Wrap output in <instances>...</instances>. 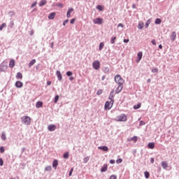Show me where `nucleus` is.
Returning <instances> with one entry per match:
<instances>
[{
	"label": "nucleus",
	"mask_w": 179,
	"mask_h": 179,
	"mask_svg": "<svg viewBox=\"0 0 179 179\" xmlns=\"http://www.w3.org/2000/svg\"><path fill=\"white\" fill-rule=\"evenodd\" d=\"M127 120L128 119H127V115L125 114H121L120 115H117L115 118V121H117V122H126Z\"/></svg>",
	"instance_id": "1"
},
{
	"label": "nucleus",
	"mask_w": 179,
	"mask_h": 179,
	"mask_svg": "<svg viewBox=\"0 0 179 179\" xmlns=\"http://www.w3.org/2000/svg\"><path fill=\"white\" fill-rule=\"evenodd\" d=\"M22 122L24 124V125H30V123L31 122V119L29 116H23L22 118Z\"/></svg>",
	"instance_id": "2"
},
{
	"label": "nucleus",
	"mask_w": 179,
	"mask_h": 179,
	"mask_svg": "<svg viewBox=\"0 0 179 179\" xmlns=\"http://www.w3.org/2000/svg\"><path fill=\"white\" fill-rule=\"evenodd\" d=\"M115 81L118 85H124V78H122V77H121V76L120 75H117L116 76H115Z\"/></svg>",
	"instance_id": "3"
},
{
	"label": "nucleus",
	"mask_w": 179,
	"mask_h": 179,
	"mask_svg": "<svg viewBox=\"0 0 179 179\" xmlns=\"http://www.w3.org/2000/svg\"><path fill=\"white\" fill-rule=\"evenodd\" d=\"M113 104H114V101L111 100L110 102L106 101L105 103V110H110L111 107H113Z\"/></svg>",
	"instance_id": "4"
},
{
	"label": "nucleus",
	"mask_w": 179,
	"mask_h": 179,
	"mask_svg": "<svg viewBox=\"0 0 179 179\" xmlns=\"http://www.w3.org/2000/svg\"><path fill=\"white\" fill-rule=\"evenodd\" d=\"M92 66L94 69H96V71H99L100 69V62L99 60H96L93 62Z\"/></svg>",
	"instance_id": "5"
},
{
	"label": "nucleus",
	"mask_w": 179,
	"mask_h": 179,
	"mask_svg": "<svg viewBox=\"0 0 179 179\" xmlns=\"http://www.w3.org/2000/svg\"><path fill=\"white\" fill-rule=\"evenodd\" d=\"M94 24H103V18L97 17L93 20Z\"/></svg>",
	"instance_id": "6"
},
{
	"label": "nucleus",
	"mask_w": 179,
	"mask_h": 179,
	"mask_svg": "<svg viewBox=\"0 0 179 179\" xmlns=\"http://www.w3.org/2000/svg\"><path fill=\"white\" fill-rule=\"evenodd\" d=\"M48 129L50 132H52L57 129V126H55V124H50L48 126Z\"/></svg>",
	"instance_id": "7"
},
{
	"label": "nucleus",
	"mask_w": 179,
	"mask_h": 179,
	"mask_svg": "<svg viewBox=\"0 0 179 179\" xmlns=\"http://www.w3.org/2000/svg\"><path fill=\"white\" fill-rule=\"evenodd\" d=\"M161 166H162V169L166 170V169H167V167H169V164L167 163V162L162 161L161 162Z\"/></svg>",
	"instance_id": "8"
},
{
	"label": "nucleus",
	"mask_w": 179,
	"mask_h": 179,
	"mask_svg": "<svg viewBox=\"0 0 179 179\" xmlns=\"http://www.w3.org/2000/svg\"><path fill=\"white\" fill-rule=\"evenodd\" d=\"M143 55V53L142 52H139L137 55L138 59L136 60V62H139L141 59H142V57Z\"/></svg>",
	"instance_id": "9"
},
{
	"label": "nucleus",
	"mask_w": 179,
	"mask_h": 179,
	"mask_svg": "<svg viewBox=\"0 0 179 179\" xmlns=\"http://www.w3.org/2000/svg\"><path fill=\"white\" fill-rule=\"evenodd\" d=\"M122 88H123L122 85L119 84V85H118L117 87L116 88L115 92H116L117 94L120 93V92H121V90H122Z\"/></svg>",
	"instance_id": "10"
},
{
	"label": "nucleus",
	"mask_w": 179,
	"mask_h": 179,
	"mask_svg": "<svg viewBox=\"0 0 179 179\" xmlns=\"http://www.w3.org/2000/svg\"><path fill=\"white\" fill-rule=\"evenodd\" d=\"M176 38H177V34L176 33V31H173L171 35V41H174Z\"/></svg>",
	"instance_id": "11"
},
{
	"label": "nucleus",
	"mask_w": 179,
	"mask_h": 179,
	"mask_svg": "<svg viewBox=\"0 0 179 179\" xmlns=\"http://www.w3.org/2000/svg\"><path fill=\"white\" fill-rule=\"evenodd\" d=\"M98 149H99V150H103V152H108V147L105 145L102 147H98Z\"/></svg>",
	"instance_id": "12"
},
{
	"label": "nucleus",
	"mask_w": 179,
	"mask_h": 179,
	"mask_svg": "<svg viewBox=\"0 0 179 179\" xmlns=\"http://www.w3.org/2000/svg\"><path fill=\"white\" fill-rule=\"evenodd\" d=\"M58 166V160L55 159L52 163V167L55 169V170H57V167Z\"/></svg>",
	"instance_id": "13"
},
{
	"label": "nucleus",
	"mask_w": 179,
	"mask_h": 179,
	"mask_svg": "<svg viewBox=\"0 0 179 179\" xmlns=\"http://www.w3.org/2000/svg\"><path fill=\"white\" fill-rule=\"evenodd\" d=\"M15 86L18 88L23 87V83H22L21 81H17L15 83Z\"/></svg>",
	"instance_id": "14"
},
{
	"label": "nucleus",
	"mask_w": 179,
	"mask_h": 179,
	"mask_svg": "<svg viewBox=\"0 0 179 179\" xmlns=\"http://www.w3.org/2000/svg\"><path fill=\"white\" fill-rule=\"evenodd\" d=\"M72 12H73V8H69L66 13V17L69 18L71 17V13H72Z\"/></svg>",
	"instance_id": "15"
},
{
	"label": "nucleus",
	"mask_w": 179,
	"mask_h": 179,
	"mask_svg": "<svg viewBox=\"0 0 179 179\" xmlns=\"http://www.w3.org/2000/svg\"><path fill=\"white\" fill-rule=\"evenodd\" d=\"M57 76L59 80H62V74H61V71H57L56 72Z\"/></svg>",
	"instance_id": "16"
},
{
	"label": "nucleus",
	"mask_w": 179,
	"mask_h": 179,
	"mask_svg": "<svg viewBox=\"0 0 179 179\" xmlns=\"http://www.w3.org/2000/svg\"><path fill=\"white\" fill-rule=\"evenodd\" d=\"M148 149H155V143L151 142L148 144Z\"/></svg>",
	"instance_id": "17"
},
{
	"label": "nucleus",
	"mask_w": 179,
	"mask_h": 179,
	"mask_svg": "<svg viewBox=\"0 0 179 179\" xmlns=\"http://www.w3.org/2000/svg\"><path fill=\"white\" fill-rule=\"evenodd\" d=\"M16 79H23V75L22 73L18 72L15 76Z\"/></svg>",
	"instance_id": "18"
},
{
	"label": "nucleus",
	"mask_w": 179,
	"mask_h": 179,
	"mask_svg": "<svg viewBox=\"0 0 179 179\" xmlns=\"http://www.w3.org/2000/svg\"><path fill=\"white\" fill-rule=\"evenodd\" d=\"M36 108H41V107H43V101H38L36 104Z\"/></svg>",
	"instance_id": "19"
},
{
	"label": "nucleus",
	"mask_w": 179,
	"mask_h": 179,
	"mask_svg": "<svg viewBox=\"0 0 179 179\" xmlns=\"http://www.w3.org/2000/svg\"><path fill=\"white\" fill-rule=\"evenodd\" d=\"M101 173H105V171H107V164H104L102 168L101 169Z\"/></svg>",
	"instance_id": "20"
},
{
	"label": "nucleus",
	"mask_w": 179,
	"mask_h": 179,
	"mask_svg": "<svg viewBox=\"0 0 179 179\" xmlns=\"http://www.w3.org/2000/svg\"><path fill=\"white\" fill-rule=\"evenodd\" d=\"M47 0H41L39 3V6H44V5H46Z\"/></svg>",
	"instance_id": "21"
},
{
	"label": "nucleus",
	"mask_w": 179,
	"mask_h": 179,
	"mask_svg": "<svg viewBox=\"0 0 179 179\" xmlns=\"http://www.w3.org/2000/svg\"><path fill=\"white\" fill-rule=\"evenodd\" d=\"M10 68H13L15 66V60L11 59L9 62Z\"/></svg>",
	"instance_id": "22"
},
{
	"label": "nucleus",
	"mask_w": 179,
	"mask_h": 179,
	"mask_svg": "<svg viewBox=\"0 0 179 179\" xmlns=\"http://www.w3.org/2000/svg\"><path fill=\"white\" fill-rule=\"evenodd\" d=\"M55 17V13H51L49 16L48 19L52 20Z\"/></svg>",
	"instance_id": "23"
},
{
	"label": "nucleus",
	"mask_w": 179,
	"mask_h": 179,
	"mask_svg": "<svg viewBox=\"0 0 179 179\" xmlns=\"http://www.w3.org/2000/svg\"><path fill=\"white\" fill-rule=\"evenodd\" d=\"M96 9H98V10L102 11L104 10V7L101 5H99L96 6Z\"/></svg>",
	"instance_id": "24"
},
{
	"label": "nucleus",
	"mask_w": 179,
	"mask_h": 179,
	"mask_svg": "<svg viewBox=\"0 0 179 179\" xmlns=\"http://www.w3.org/2000/svg\"><path fill=\"white\" fill-rule=\"evenodd\" d=\"M155 24H160L162 23V20L160 18H157L155 22Z\"/></svg>",
	"instance_id": "25"
},
{
	"label": "nucleus",
	"mask_w": 179,
	"mask_h": 179,
	"mask_svg": "<svg viewBox=\"0 0 179 179\" xmlns=\"http://www.w3.org/2000/svg\"><path fill=\"white\" fill-rule=\"evenodd\" d=\"M115 40H117V37H115V36L112 37L111 39H110L111 44H115Z\"/></svg>",
	"instance_id": "26"
},
{
	"label": "nucleus",
	"mask_w": 179,
	"mask_h": 179,
	"mask_svg": "<svg viewBox=\"0 0 179 179\" xmlns=\"http://www.w3.org/2000/svg\"><path fill=\"white\" fill-rule=\"evenodd\" d=\"M36 62V59H32L29 64V67L30 68L31 66H33V65L34 64V63Z\"/></svg>",
	"instance_id": "27"
},
{
	"label": "nucleus",
	"mask_w": 179,
	"mask_h": 179,
	"mask_svg": "<svg viewBox=\"0 0 179 179\" xmlns=\"http://www.w3.org/2000/svg\"><path fill=\"white\" fill-rule=\"evenodd\" d=\"M1 138L3 141H6V134H5V132L2 133Z\"/></svg>",
	"instance_id": "28"
},
{
	"label": "nucleus",
	"mask_w": 179,
	"mask_h": 179,
	"mask_svg": "<svg viewBox=\"0 0 179 179\" xmlns=\"http://www.w3.org/2000/svg\"><path fill=\"white\" fill-rule=\"evenodd\" d=\"M144 176L145 178H149V177H150V173L148 171H145L144 172Z\"/></svg>",
	"instance_id": "29"
},
{
	"label": "nucleus",
	"mask_w": 179,
	"mask_h": 179,
	"mask_svg": "<svg viewBox=\"0 0 179 179\" xmlns=\"http://www.w3.org/2000/svg\"><path fill=\"white\" fill-rule=\"evenodd\" d=\"M64 159H69V152H66L63 155Z\"/></svg>",
	"instance_id": "30"
},
{
	"label": "nucleus",
	"mask_w": 179,
	"mask_h": 179,
	"mask_svg": "<svg viewBox=\"0 0 179 179\" xmlns=\"http://www.w3.org/2000/svg\"><path fill=\"white\" fill-rule=\"evenodd\" d=\"M6 27V23H3L1 25H0V30L2 31L3 29Z\"/></svg>",
	"instance_id": "31"
},
{
	"label": "nucleus",
	"mask_w": 179,
	"mask_h": 179,
	"mask_svg": "<svg viewBox=\"0 0 179 179\" xmlns=\"http://www.w3.org/2000/svg\"><path fill=\"white\" fill-rule=\"evenodd\" d=\"M102 48H104V43L101 42L99 44V51H101Z\"/></svg>",
	"instance_id": "32"
},
{
	"label": "nucleus",
	"mask_w": 179,
	"mask_h": 179,
	"mask_svg": "<svg viewBox=\"0 0 179 179\" xmlns=\"http://www.w3.org/2000/svg\"><path fill=\"white\" fill-rule=\"evenodd\" d=\"M141 103H138L137 105H135L134 106V110H138V108H141Z\"/></svg>",
	"instance_id": "33"
},
{
	"label": "nucleus",
	"mask_w": 179,
	"mask_h": 179,
	"mask_svg": "<svg viewBox=\"0 0 179 179\" xmlns=\"http://www.w3.org/2000/svg\"><path fill=\"white\" fill-rule=\"evenodd\" d=\"M90 159V157H85L83 159V163H85V164L87 163V162H89Z\"/></svg>",
	"instance_id": "34"
},
{
	"label": "nucleus",
	"mask_w": 179,
	"mask_h": 179,
	"mask_svg": "<svg viewBox=\"0 0 179 179\" xmlns=\"http://www.w3.org/2000/svg\"><path fill=\"white\" fill-rule=\"evenodd\" d=\"M45 170L46 171H51V170H52V168L51 167V166H48L45 167Z\"/></svg>",
	"instance_id": "35"
},
{
	"label": "nucleus",
	"mask_w": 179,
	"mask_h": 179,
	"mask_svg": "<svg viewBox=\"0 0 179 179\" xmlns=\"http://www.w3.org/2000/svg\"><path fill=\"white\" fill-rule=\"evenodd\" d=\"M152 73H157L159 72V69L156 68V69H153L152 70Z\"/></svg>",
	"instance_id": "36"
},
{
	"label": "nucleus",
	"mask_w": 179,
	"mask_h": 179,
	"mask_svg": "<svg viewBox=\"0 0 179 179\" xmlns=\"http://www.w3.org/2000/svg\"><path fill=\"white\" fill-rule=\"evenodd\" d=\"M58 100H59V96L57 95L55 97V103H58Z\"/></svg>",
	"instance_id": "37"
},
{
	"label": "nucleus",
	"mask_w": 179,
	"mask_h": 179,
	"mask_svg": "<svg viewBox=\"0 0 179 179\" xmlns=\"http://www.w3.org/2000/svg\"><path fill=\"white\" fill-rule=\"evenodd\" d=\"M96 94L98 96H100V94H103V90H99L96 92Z\"/></svg>",
	"instance_id": "38"
},
{
	"label": "nucleus",
	"mask_w": 179,
	"mask_h": 179,
	"mask_svg": "<svg viewBox=\"0 0 179 179\" xmlns=\"http://www.w3.org/2000/svg\"><path fill=\"white\" fill-rule=\"evenodd\" d=\"M113 93H114V91H112L110 94V96H109L110 100H113V97H114V96L113 95Z\"/></svg>",
	"instance_id": "39"
},
{
	"label": "nucleus",
	"mask_w": 179,
	"mask_h": 179,
	"mask_svg": "<svg viewBox=\"0 0 179 179\" xmlns=\"http://www.w3.org/2000/svg\"><path fill=\"white\" fill-rule=\"evenodd\" d=\"M131 141H134V142H137L138 137L137 136H134L133 138H131Z\"/></svg>",
	"instance_id": "40"
},
{
	"label": "nucleus",
	"mask_w": 179,
	"mask_h": 179,
	"mask_svg": "<svg viewBox=\"0 0 179 179\" xmlns=\"http://www.w3.org/2000/svg\"><path fill=\"white\" fill-rule=\"evenodd\" d=\"M66 75H67V76H72L73 73H72V71H67Z\"/></svg>",
	"instance_id": "41"
},
{
	"label": "nucleus",
	"mask_w": 179,
	"mask_h": 179,
	"mask_svg": "<svg viewBox=\"0 0 179 179\" xmlns=\"http://www.w3.org/2000/svg\"><path fill=\"white\" fill-rule=\"evenodd\" d=\"M76 20V19H75V18L71 20V21H70L71 24H73L75 23Z\"/></svg>",
	"instance_id": "42"
},
{
	"label": "nucleus",
	"mask_w": 179,
	"mask_h": 179,
	"mask_svg": "<svg viewBox=\"0 0 179 179\" xmlns=\"http://www.w3.org/2000/svg\"><path fill=\"white\" fill-rule=\"evenodd\" d=\"M0 152H1V153H3L5 152V148H3V147H1Z\"/></svg>",
	"instance_id": "43"
},
{
	"label": "nucleus",
	"mask_w": 179,
	"mask_h": 179,
	"mask_svg": "<svg viewBox=\"0 0 179 179\" xmlns=\"http://www.w3.org/2000/svg\"><path fill=\"white\" fill-rule=\"evenodd\" d=\"M116 163H117V164H120V163H122V159H117Z\"/></svg>",
	"instance_id": "44"
},
{
	"label": "nucleus",
	"mask_w": 179,
	"mask_h": 179,
	"mask_svg": "<svg viewBox=\"0 0 179 179\" xmlns=\"http://www.w3.org/2000/svg\"><path fill=\"white\" fill-rule=\"evenodd\" d=\"M138 29H140L141 30H142V29H143V24H138Z\"/></svg>",
	"instance_id": "45"
},
{
	"label": "nucleus",
	"mask_w": 179,
	"mask_h": 179,
	"mask_svg": "<svg viewBox=\"0 0 179 179\" xmlns=\"http://www.w3.org/2000/svg\"><path fill=\"white\" fill-rule=\"evenodd\" d=\"M72 173H73V168H72L69 173V177H71V176H72Z\"/></svg>",
	"instance_id": "46"
},
{
	"label": "nucleus",
	"mask_w": 179,
	"mask_h": 179,
	"mask_svg": "<svg viewBox=\"0 0 179 179\" xmlns=\"http://www.w3.org/2000/svg\"><path fill=\"white\" fill-rule=\"evenodd\" d=\"M36 5H37V1H35L34 3H33L31 6V8H34V6H36Z\"/></svg>",
	"instance_id": "47"
},
{
	"label": "nucleus",
	"mask_w": 179,
	"mask_h": 179,
	"mask_svg": "<svg viewBox=\"0 0 179 179\" xmlns=\"http://www.w3.org/2000/svg\"><path fill=\"white\" fill-rule=\"evenodd\" d=\"M68 22H69V20H64V22H63V26H66V23H68Z\"/></svg>",
	"instance_id": "48"
},
{
	"label": "nucleus",
	"mask_w": 179,
	"mask_h": 179,
	"mask_svg": "<svg viewBox=\"0 0 179 179\" xmlns=\"http://www.w3.org/2000/svg\"><path fill=\"white\" fill-rule=\"evenodd\" d=\"M0 166H3V160L2 158H0Z\"/></svg>",
	"instance_id": "49"
},
{
	"label": "nucleus",
	"mask_w": 179,
	"mask_h": 179,
	"mask_svg": "<svg viewBox=\"0 0 179 179\" xmlns=\"http://www.w3.org/2000/svg\"><path fill=\"white\" fill-rule=\"evenodd\" d=\"M110 179H117V176H115V175H112L110 176Z\"/></svg>",
	"instance_id": "50"
},
{
	"label": "nucleus",
	"mask_w": 179,
	"mask_h": 179,
	"mask_svg": "<svg viewBox=\"0 0 179 179\" xmlns=\"http://www.w3.org/2000/svg\"><path fill=\"white\" fill-rule=\"evenodd\" d=\"M151 43H152V44H153V45H156V40L152 39Z\"/></svg>",
	"instance_id": "51"
},
{
	"label": "nucleus",
	"mask_w": 179,
	"mask_h": 179,
	"mask_svg": "<svg viewBox=\"0 0 179 179\" xmlns=\"http://www.w3.org/2000/svg\"><path fill=\"white\" fill-rule=\"evenodd\" d=\"M117 27H124V24H122V23H120V24L117 25Z\"/></svg>",
	"instance_id": "52"
},
{
	"label": "nucleus",
	"mask_w": 179,
	"mask_h": 179,
	"mask_svg": "<svg viewBox=\"0 0 179 179\" xmlns=\"http://www.w3.org/2000/svg\"><path fill=\"white\" fill-rule=\"evenodd\" d=\"M110 164H114V163H115V161H114V159H111L110 161Z\"/></svg>",
	"instance_id": "53"
},
{
	"label": "nucleus",
	"mask_w": 179,
	"mask_h": 179,
	"mask_svg": "<svg viewBox=\"0 0 179 179\" xmlns=\"http://www.w3.org/2000/svg\"><path fill=\"white\" fill-rule=\"evenodd\" d=\"M58 6H59L60 8H64V4L60 3L58 4Z\"/></svg>",
	"instance_id": "54"
},
{
	"label": "nucleus",
	"mask_w": 179,
	"mask_h": 179,
	"mask_svg": "<svg viewBox=\"0 0 179 179\" xmlns=\"http://www.w3.org/2000/svg\"><path fill=\"white\" fill-rule=\"evenodd\" d=\"M124 43H129V39H124Z\"/></svg>",
	"instance_id": "55"
},
{
	"label": "nucleus",
	"mask_w": 179,
	"mask_h": 179,
	"mask_svg": "<svg viewBox=\"0 0 179 179\" xmlns=\"http://www.w3.org/2000/svg\"><path fill=\"white\" fill-rule=\"evenodd\" d=\"M150 162L151 163H155V159L154 158H150Z\"/></svg>",
	"instance_id": "56"
},
{
	"label": "nucleus",
	"mask_w": 179,
	"mask_h": 179,
	"mask_svg": "<svg viewBox=\"0 0 179 179\" xmlns=\"http://www.w3.org/2000/svg\"><path fill=\"white\" fill-rule=\"evenodd\" d=\"M140 125H145V122L141 121L140 122Z\"/></svg>",
	"instance_id": "57"
},
{
	"label": "nucleus",
	"mask_w": 179,
	"mask_h": 179,
	"mask_svg": "<svg viewBox=\"0 0 179 179\" xmlns=\"http://www.w3.org/2000/svg\"><path fill=\"white\" fill-rule=\"evenodd\" d=\"M47 85H48V86L51 85V81H48V82H47Z\"/></svg>",
	"instance_id": "58"
},
{
	"label": "nucleus",
	"mask_w": 179,
	"mask_h": 179,
	"mask_svg": "<svg viewBox=\"0 0 179 179\" xmlns=\"http://www.w3.org/2000/svg\"><path fill=\"white\" fill-rule=\"evenodd\" d=\"M159 48L160 50H162V49L163 48V45H159Z\"/></svg>",
	"instance_id": "59"
},
{
	"label": "nucleus",
	"mask_w": 179,
	"mask_h": 179,
	"mask_svg": "<svg viewBox=\"0 0 179 179\" xmlns=\"http://www.w3.org/2000/svg\"><path fill=\"white\" fill-rule=\"evenodd\" d=\"M151 80H152L150 78H148V80H147L148 83H150Z\"/></svg>",
	"instance_id": "60"
},
{
	"label": "nucleus",
	"mask_w": 179,
	"mask_h": 179,
	"mask_svg": "<svg viewBox=\"0 0 179 179\" xmlns=\"http://www.w3.org/2000/svg\"><path fill=\"white\" fill-rule=\"evenodd\" d=\"M73 79H74L73 77H70L69 78V80H73Z\"/></svg>",
	"instance_id": "61"
},
{
	"label": "nucleus",
	"mask_w": 179,
	"mask_h": 179,
	"mask_svg": "<svg viewBox=\"0 0 179 179\" xmlns=\"http://www.w3.org/2000/svg\"><path fill=\"white\" fill-rule=\"evenodd\" d=\"M104 79H106L105 76H102V80H104Z\"/></svg>",
	"instance_id": "62"
},
{
	"label": "nucleus",
	"mask_w": 179,
	"mask_h": 179,
	"mask_svg": "<svg viewBox=\"0 0 179 179\" xmlns=\"http://www.w3.org/2000/svg\"><path fill=\"white\" fill-rule=\"evenodd\" d=\"M53 44H54V43H52V47Z\"/></svg>",
	"instance_id": "63"
},
{
	"label": "nucleus",
	"mask_w": 179,
	"mask_h": 179,
	"mask_svg": "<svg viewBox=\"0 0 179 179\" xmlns=\"http://www.w3.org/2000/svg\"><path fill=\"white\" fill-rule=\"evenodd\" d=\"M136 1H139V0H136Z\"/></svg>",
	"instance_id": "64"
}]
</instances>
